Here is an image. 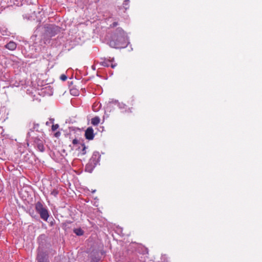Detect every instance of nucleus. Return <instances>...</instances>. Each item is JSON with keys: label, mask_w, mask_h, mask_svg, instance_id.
<instances>
[{"label": "nucleus", "mask_w": 262, "mask_h": 262, "mask_svg": "<svg viewBox=\"0 0 262 262\" xmlns=\"http://www.w3.org/2000/svg\"><path fill=\"white\" fill-rule=\"evenodd\" d=\"M58 191L56 189H53L51 192V194H52V195H53L54 196H56L58 194Z\"/></svg>", "instance_id": "obj_14"}, {"label": "nucleus", "mask_w": 262, "mask_h": 262, "mask_svg": "<svg viewBox=\"0 0 262 262\" xmlns=\"http://www.w3.org/2000/svg\"><path fill=\"white\" fill-rule=\"evenodd\" d=\"M23 0H10L8 2V6H21L23 5Z\"/></svg>", "instance_id": "obj_6"}, {"label": "nucleus", "mask_w": 262, "mask_h": 262, "mask_svg": "<svg viewBox=\"0 0 262 262\" xmlns=\"http://www.w3.org/2000/svg\"><path fill=\"white\" fill-rule=\"evenodd\" d=\"M59 135H60V133H59V132H57V133H55V136H56V137H57V136H58Z\"/></svg>", "instance_id": "obj_22"}, {"label": "nucleus", "mask_w": 262, "mask_h": 262, "mask_svg": "<svg viewBox=\"0 0 262 262\" xmlns=\"http://www.w3.org/2000/svg\"><path fill=\"white\" fill-rule=\"evenodd\" d=\"M85 137L86 139L92 140L94 138V130L91 127H89L85 131Z\"/></svg>", "instance_id": "obj_4"}, {"label": "nucleus", "mask_w": 262, "mask_h": 262, "mask_svg": "<svg viewBox=\"0 0 262 262\" xmlns=\"http://www.w3.org/2000/svg\"><path fill=\"white\" fill-rule=\"evenodd\" d=\"M16 46L17 45L15 42L14 41H10L5 46V47L10 50L13 51L16 48Z\"/></svg>", "instance_id": "obj_8"}, {"label": "nucleus", "mask_w": 262, "mask_h": 262, "mask_svg": "<svg viewBox=\"0 0 262 262\" xmlns=\"http://www.w3.org/2000/svg\"><path fill=\"white\" fill-rule=\"evenodd\" d=\"M114 59L112 58L111 60H104L103 61L100 62V64L104 67H109L111 66L112 68H114L116 66V64H113V62L114 61Z\"/></svg>", "instance_id": "obj_5"}, {"label": "nucleus", "mask_w": 262, "mask_h": 262, "mask_svg": "<svg viewBox=\"0 0 262 262\" xmlns=\"http://www.w3.org/2000/svg\"><path fill=\"white\" fill-rule=\"evenodd\" d=\"M59 127L58 124H53L52 126V130L53 131H55Z\"/></svg>", "instance_id": "obj_15"}, {"label": "nucleus", "mask_w": 262, "mask_h": 262, "mask_svg": "<svg viewBox=\"0 0 262 262\" xmlns=\"http://www.w3.org/2000/svg\"><path fill=\"white\" fill-rule=\"evenodd\" d=\"M73 144H77L79 143V141L76 139H74L72 141Z\"/></svg>", "instance_id": "obj_19"}, {"label": "nucleus", "mask_w": 262, "mask_h": 262, "mask_svg": "<svg viewBox=\"0 0 262 262\" xmlns=\"http://www.w3.org/2000/svg\"><path fill=\"white\" fill-rule=\"evenodd\" d=\"M34 143L35 145L37 146L38 150L40 151H43L45 149L44 146L42 143V141L40 139L36 138L34 140Z\"/></svg>", "instance_id": "obj_7"}, {"label": "nucleus", "mask_w": 262, "mask_h": 262, "mask_svg": "<svg viewBox=\"0 0 262 262\" xmlns=\"http://www.w3.org/2000/svg\"><path fill=\"white\" fill-rule=\"evenodd\" d=\"M74 232L77 235H82L83 234V231L81 228H77L74 230Z\"/></svg>", "instance_id": "obj_11"}, {"label": "nucleus", "mask_w": 262, "mask_h": 262, "mask_svg": "<svg viewBox=\"0 0 262 262\" xmlns=\"http://www.w3.org/2000/svg\"><path fill=\"white\" fill-rule=\"evenodd\" d=\"M67 77L64 74H62L61 75L60 79L62 80V81H65L67 80Z\"/></svg>", "instance_id": "obj_17"}, {"label": "nucleus", "mask_w": 262, "mask_h": 262, "mask_svg": "<svg viewBox=\"0 0 262 262\" xmlns=\"http://www.w3.org/2000/svg\"><path fill=\"white\" fill-rule=\"evenodd\" d=\"M100 106V104H99L98 103H94L93 105V110L95 112H97L98 111L99 107Z\"/></svg>", "instance_id": "obj_12"}, {"label": "nucleus", "mask_w": 262, "mask_h": 262, "mask_svg": "<svg viewBox=\"0 0 262 262\" xmlns=\"http://www.w3.org/2000/svg\"><path fill=\"white\" fill-rule=\"evenodd\" d=\"M37 259L38 262H46V256L43 253H39Z\"/></svg>", "instance_id": "obj_9"}, {"label": "nucleus", "mask_w": 262, "mask_h": 262, "mask_svg": "<svg viewBox=\"0 0 262 262\" xmlns=\"http://www.w3.org/2000/svg\"><path fill=\"white\" fill-rule=\"evenodd\" d=\"M129 3V0H125L124 1L123 3V5L124 8L125 9H127L128 8Z\"/></svg>", "instance_id": "obj_13"}, {"label": "nucleus", "mask_w": 262, "mask_h": 262, "mask_svg": "<svg viewBox=\"0 0 262 262\" xmlns=\"http://www.w3.org/2000/svg\"><path fill=\"white\" fill-rule=\"evenodd\" d=\"M71 93L72 94H74V95H76V92H75V90H71Z\"/></svg>", "instance_id": "obj_21"}, {"label": "nucleus", "mask_w": 262, "mask_h": 262, "mask_svg": "<svg viewBox=\"0 0 262 262\" xmlns=\"http://www.w3.org/2000/svg\"><path fill=\"white\" fill-rule=\"evenodd\" d=\"M127 111L128 112H130L131 113L132 112V108H128V110Z\"/></svg>", "instance_id": "obj_23"}, {"label": "nucleus", "mask_w": 262, "mask_h": 262, "mask_svg": "<svg viewBox=\"0 0 262 262\" xmlns=\"http://www.w3.org/2000/svg\"><path fill=\"white\" fill-rule=\"evenodd\" d=\"M127 43V37L126 33L121 28H117L110 41V46L112 48H121L125 47Z\"/></svg>", "instance_id": "obj_1"}, {"label": "nucleus", "mask_w": 262, "mask_h": 262, "mask_svg": "<svg viewBox=\"0 0 262 262\" xmlns=\"http://www.w3.org/2000/svg\"><path fill=\"white\" fill-rule=\"evenodd\" d=\"M35 210L39 214L40 217L45 221H47L49 214L47 209L43 207L42 204L38 202L35 204Z\"/></svg>", "instance_id": "obj_2"}, {"label": "nucleus", "mask_w": 262, "mask_h": 262, "mask_svg": "<svg viewBox=\"0 0 262 262\" xmlns=\"http://www.w3.org/2000/svg\"><path fill=\"white\" fill-rule=\"evenodd\" d=\"M81 145H82V146L83 147V149H82V154L83 155H84V154H85V153H86V151H85V148H86V147H85V145H84V144H82Z\"/></svg>", "instance_id": "obj_18"}, {"label": "nucleus", "mask_w": 262, "mask_h": 262, "mask_svg": "<svg viewBox=\"0 0 262 262\" xmlns=\"http://www.w3.org/2000/svg\"><path fill=\"white\" fill-rule=\"evenodd\" d=\"M117 25V22H114L112 25H111V27H116Z\"/></svg>", "instance_id": "obj_20"}, {"label": "nucleus", "mask_w": 262, "mask_h": 262, "mask_svg": "<svg viewBox=\"0 0 262 262\" xmlns=\"http://www.w3.org/2000/svg\"><path fill=\"white\" fill-rule=\"evenodd\" d=\"M100 121V118L99 117H95L91 119V123L93 125H97Z\"/></svg>", "instance_id": "obj_10"}, {"label": "nucleus", "mask_w": 262, "mask_h": 262, "mask_svg": "<svg viewBox=\"0 0 262 262\" xmlns=\"http://www.w3.org/2000/svg\"><path fill=\"white\" fill-rule=\"evenodd\" d=\"M59 32L60 28L54 25H50L48 26L46 29V35L50 37L55 36Z\"/></svg>", "instance_id": "obj_3"}, {"label": "nucleus", "mask_w": 262, "mask_h": 262, "mask_svg": "<svg viewBox=\"0 0 262 262\" xmlns=\"http://www.w3.org/2000/svg\"><path fill=\"white\" fill-rule=\"evenodd\" d=\"M159 262H168V260L165 256H162L161 258V261Z\"/></svg>", "instance_id": "obj_16"}]
</instances>
